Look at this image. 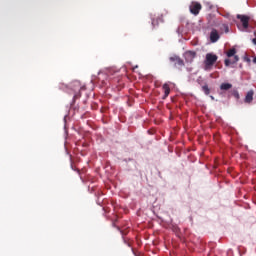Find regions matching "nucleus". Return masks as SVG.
I'll return each mask as SVG.
<instances>
[{
  "mask_svg": "<svg viewBox=\"0 0 256 256\" xmlns=\"http://www.w3.org/2000/svg\"><path fill=\"white\" fill-rule=\"evenodd\" d=\"M237 19L241 21L244 29H249V21L251 19L249 16L238 14Z\"/></svg>",
  "mask_w": 256,
  "mask_h": 256,
  "instance_id": "20e7f679",
  "label": "nucleus"
},
{
  "mask_svg": "<svg viewBox=\"0 0 256 256\" xmlns=\"http://www.w3.org/2000/svg\"><path fill=\"white\" fill-rule=\"evenodd\" d=\"M169 59L172 63H175V66H178V67H184L185 66V62L183 61V59H181L177 55L171 56Z\"/></svg>",
  "mask_w": 256,
  "mask_h": 256,
  "instance_id": "39448f33",
  "label": "nucleus"
},
{
  "mask_svg": "<svg viewBox=\"0 0 256 256\" xmlns=\"http://www.w3.org/2000/svg\"><path fill=\"white\" fill-rule=\"evenodd\" d=\"M72 87H75V91H81V89H83V87H81V82L79 81L72 82Z\"/></svg>",
  "mask_w": 256,
  "mask_h": 256,
  "instance_id": "9d476101",
  "label": "nucleus"
},
{
  "mask_svg": "<svg viewBox=\"0 0 256 256\" xmlns=\"http://www.w3.org/2000/svg\"><path fill=\"white\" fill-rule=\"evenodd\" d=\"M253 63H256V56H255L254 59H253Z\"/></svg>",
  "mask_w": 256,
  "mask_h": 256,
  "instance_id": "aec40b11",
  "label": "nucleus"
},
{
  "mask_svg": "<svg viewBox=\"0 0 256 256\" xmlns=\"http://www.w3.org/2000/svg\"><path fill=\"white\" fill-rule=\"evenodd\" d=\"M219 32L217 30L213 29L210 33V41L211 43H217L219 41Z\"/></svg>",
  "mask_w": 256,
  "mask_h": 256,
  "instance_id": "423d86ee",
  "label": "nucleus"
},
{
  "mask_svg": "<svg viewBox=\"0 0 256 256\" xmlns=\"http://www.w3.org/2000/svg\"><path fill=\"white\" fill-rule=\"evenodd\" d=\"M186 57H190V59H195L197 57V52L195 51H187Z\"/></svg>",
  "mask_w": 256,
  "mask_h": 256,
  "instance_id": "9b49d317",
  "label": "nucleus"
},
{
  "mask_svg": "<svg viewBox=\"0 0 256 256\" xmlns=\"http://www.w3.org/2000/svg\"><path fill=\"white\" fill-rule=\"evenodd\" d=\"M138 67H139V66H137V65L134 66V67H133V71H135V69H138Z\"/></svg>",
  "mask_w": 256,
  "mask_h": 256,
  "instance_id": "6ab92c4d",
  "label": "nucleus"
},
{
  "mask_svg": "<svg viewBox=\"0 0 256 256\" xmlns=\"http://www.w3.org/2000/svg\"><path fill=\"white\" fill-rule=\"evenodd\" d=\"M218 59L219 57L217 55L213 53H207L206 58L204 60V70L205 71L211 70V67H213L215 63H217Z\"/></svg>",
  "mask_w": 256,
  "mask_h": 256,
  "instance_id": "f03ea898",
  "label": "nucleus"
},
{
  "mask_svg": "<svg viewBox=\"0 0 256 256\" xmlns=\"http://www.w3.org/2000/svg\"><path fill=\"white\" fill-rule=\"evenodd\" d=\"M234 97H235L236 99H239V92L234 91Z\"/></svg>",
  "mask_w": 256,
  "mask_h": 256,
  "instance_id": "f3484780",
  "label": "nucleus"
},
{
  "mask_svg": "<svg viewBox=\"0 0 256 256\" xmlns=\"http://www.w3.org/2000/svg\"><path fill=\"white\" fill-rule=\"evenodd\" d=\"M244 61H246V63H251V59L247 56L244 57Z\"/></svg>",
  "mask_w": 256,
  "mask_h": 256,
  "instance_id": "dca6fc26",
  "label": "nucleus"
},
{
  "mask_svg": "<svg viewBox=\"0 0 256 256\" xmlns=\"http://www.w3.org/2000/svg\"><path fill=\"white\" fill-rule=\"evenodd\" d=\"M223 27L225 29V33H229V26L227 24H223Z\"/></svg>",
  "mask_w": 256,
  "mask_h": 256,
  "instance_id": "4468645a",
  "label": "nucleus"
},
{
  "mask_svg": "<svg viewBox=\"0 0 256 256\" xmlns=\"http://www.w3.org/2000/svg\"><path fill=\"white\" fill-rule=\"evenodd\" d=\"M202 91L205 93V95H209V93H211L208 85L202 86Z\"/></svg>",
  "mask_w": 256,
  "mask_h": 256,
  "instance_id": "ddd939ff",
  "label": "nucleus"
},
{
  "mask_svg": "<svg viewBox=\"0 0 256 256\" xmlns=\"http://www.w3.org/2000/svg\"><path fill=\"white\" fill-rule=\"evenodd\" d=\"M189 9L192 15H199L201 9H203V6L199 2H192L189 6Z\"/></svg>",
  "mask_w": 256,
  "mask_h": 256,
  "instance_id": "7ed1b4c3",
  "label": "nucleus"
},
{
  "mask_svg": "<svg viewBox=\"0 0 256 256\" xmlns=\"http://www.w3.org/2000/svg\"><path fill=\"white\" fill-rule=\"evenodd\" d=\"M232 87L233 85L231 83H222L220 85L221 91H229V89H231Z\"/></svg>",
  "mask_w": 256,
  "mask_h": 256,
  "instance_id": "1a4fd4ad",
  "label": "nucleus"
},
{
  "mask_svg": "<svg viewBox=\"0 0 256 256\" xmlns=\"http://www.w3.org/2000/svg\"><path fill=\"white\" fill-rule=\"evenodd\" d=\"M253 95H254L253 90L248 91L244 100L245 103H251L253 101Z\"/></svg>",
  "mask_w": 256,
  "mask_h": 256,
  "instance_id": "6e6552de",
  "label": "nucleus"
},
{
  "mask_svg": "<svg viewBox=\"0 0 256 256\" xmlns=\"http://www.w3.org/2000/svg\"><path fill=\"white\" fill-rule=\"evenodd\" d=\"M237 54V49L232 48L227 51L226 55L229 57V59H225L224 65L226 67H229V65H235L239 61V57L236 55Z\"/></svg>",
  "mask_w": 256,
  "mask_h": 256,
  "instance_id": "f257e3e1",
  "label": "nucleus"
},
{
  "mask_svg": "<svg viewBox=\"0 0 256 256\" xmlns=\"http://www.w3.org/2000/svg\"><path fill=\"white\" fill-rule=\"evenodd\" d=\"M162 89L164 91V96L162 97V99H166L169 97V93H171V88L169 87V84L165 83L162 86Z\"/></svg>",
  "mask_w": 256,
  "mask_h": 256,
  "instance_id": "0eeeda50",
  "label": "nucleus"
},
{
  "mask_svg": "<svg viewBox=\"0 0 256 256\" xmlns=\"http://www.w3.org/2000/svg\"><path fill=\"white\" fill-rule=\"evenodd\" d=\"M79 97H81V92L74 94V99H79Z\"/></svg>",
  "mask_w": 256,
  "mask_h": 256,
  "instance_id": "2eb2a0df",
  "label": "nucleus"
},
{
  "mask_svg": "<svg viewBox=\"0 0 256 256\" xmlns=\"http://www.w3.org/2000/svg\"><path fill=\"white\" fill-rule=\"evenodd\" d=\"M252 43H254V45H256V38L252 39Z\"/></svg>",
  "mask_w": 256,
  "mask_h": 256,
  "instance_id": "a211bd4d",
  "label": "nucleus"
},
{
  "mask_svg": "<svg viewBox=\"0 0 256 256\" xmlns=\"http://www.w3.org/2000/svg\"><path fill=\"white\" fill-rule=\"evenodd\" d=\"M159 23H163V18H158L157 20L152 19L153 27H155V25H159Z\"/></svg>",
  "mask_w": 256,
  "mask_h": 256,
  "instance_id": "f8f14e48",
  "label": "nucleus"
}]
</instances>
